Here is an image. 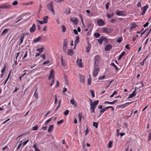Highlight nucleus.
<instances>
[{
    "label": "nucleus",
    "instance_id": "1",
    "mask_svg": "<svg viewBox=\"0 0 151 151\" xmlns=\"http://www.w3.org/2000/svg\"><path fill=\"white\" fill-rule=\"evenodd\" d=\"M47 9L52 12L53 14H54L55 12L53 7L52 2H51L47 4Z\"/></svg>",
    "mask_w": 151,
    "mask_h": 151
},
{
    "label": "nucleus",
    "instance_id": "2",
    "mask_svg": "<svg viewBox=\"0 0 151 151\" xmlns=\"http://www.w3.org/2000/svg\"><path fill=\"white\" fill-rule=\"evenodd\" d=\"M113 31L112 29L109 28L104 27L102 29V31L104 32L109 34L111 33Z\"/></svg>",
    "mask_w": 151,
    "mask_h": 151
},
{
    "label": "nucleus",
    "instance_id": "3",
    "mask_svg": "<svg viewBox=\"0 0 151 151\" xmlns=\"http://www.w3.org/2000/svg\"><path fill=\"white\" fill-rule=\"evenodd\" d=\"M36 27L35 24H33L32 26L29 29V32L31 33H34L36 30Z\"/></svg>",
    "mask_w": 151,
    "mask_h": 151
},
{
    "label": "nucleus",
    "instance_id": "4",
    "mask_svg": "<svg viewBox=\"0 0 151 151\" xmlns=\"http://www.w3.org/2000/svg\"><path fill=\"white\" fill-rule=\"evenodd\" d=\"M82 59H80L79 60V58H78L76 61V63H77L78 66L82 68L83 66H82Z\"/></svg>",
    "mask_w": 151,
    "mask_h": 151
},
{
    "label": "nucleus",
    "instance_id": "5",
    "mask_svg": "<svg viewBox=\"0 0 151 151\" xmlns=\"http://www.w3.org/2000/svg\"><path fill=\"white\" fill-rule=\"evenodd\" d=\"M97 24L99 26H103L105 24V23L102 19H100L98 20Z\"/></svg>",
    "mask_w": 151,
    "mask_h": 151
},
{
    "label": "nucleus",
    "instance_id": "6",
    "mask_svg": "<svg viewBox=\"0 0 151 151\" xmlns=\"http://www.w3.org/2000/svg\"><path fill=\"white\" fill-rule=\"evenodd\" d=\"M99 68V67H97V68H94V70L93 72V76L94 77H96L97 75Z\"/></svg>",
    "mask_w": 151,
    "mask_h": 151
},
{
    "label": "nucleus",
    "instance_id": "7",
    "mask_svg": "<svg viewBox=\"0 0 151 151\" xmlns=\"http://www.w3.org/2000/svg\"><path fill=\"white\" fill-rule=\"evenodd\" d=\"M90 111L91 113H94L95 112V108L96 107V106L94 105L93 104H90Z\"/></svg>",
    "mask_w": 151,
    "mask_h": 151
},
{
    "label": "nucleus",
    "instance_id": "8",
    "mask_svg": "<svg viewBox=\"0 0 151 151\" xmlns=\"http://www.w3.org/2000/svg\"><path fill=\"white\" fill-rule=\"evenodd\" d=\"M54 75V71L53 69L51 70L50 75L48 77V79L50 80L53 78Z\"/></svg>",
    "mask_w": 151,
    "mask_h": 151
},
{
    "label": "nucleus",
    "instance_id": "9",
    "mask_svg": "<svg viewBox=\"0 0 151 151\" xmlns=\"http://www.w3.org/2000/svg\"><path fill=\"white\" fill-rule=\"evenodd\" d=\"M2 5V8L4 9H9L11 7V5H8L7 4H4Z\"/></svg>",
    "mask_w": 151,
    "mask_h": 151
},
{
    "label": "nucleus",
    "instance_id": "10",
    "mask_svg": "<svg viewBox=\"0 0 151 151\" xmlns=\"http://www.w3.org/2000/svg\"><path fill=\"white\" fill-rule=\"evenodd\" d=\"M136 88H135L134 91L132 92V93L131 94H130L129 95V96L127 98H132L135 96L136 93Z\"/></svg>",
    "mask_w": 151,
    "mask_h": 151
},
{
    "label": "nucleus",
    "instance_id": "11",
    "mask_svg": "<svg viewBox=\"0 0 151 151\" xmlns=\"http://www.w3.org/2000/svg\"><path fill=\"white\" fill-rule=\"evenodd\" d=\"M112 48V46L111 44H108L105 47L104 49L106 51H108Z\"/></svg>",
    "mask_w": 151,
    "mask_h": 151
},
{
    "label": "nucleus",
    "instance_id": "12",
    "mask_svg": "<svg viewBox=\"0 0 151 151\" xmlns=\"http://www.w3.org/2000/svg\"><path fill=\"white\" fill-rule=\"evenodd\" d=\"M70 20L73 23H74V20L75 21V24L76 25L78 23V20L77 18L75 17H72L70 19Z\"/></svg>",
    "mask_w": 151,
    "mask_h": 151
},
{
    "label": "nucleus",
    "instance_id": "13",
    "mask_svg": "<svg viewBox=\"0 0 151 151\" xmlns=\"http://www.w3.org/2000/svg\"><path fill=\"white\" fill-rule=\"evenodd\" d=\"M132 102H133V101H132V102H127V103H126L124 104H122V105H120L119 106L120 107L124 108L127 105H128L129 104H130L132 103Z\"/></svg>",
    "mask_w": 151,
    "mask_h": 151
},
{
    "label": "nucleus",
    "instance_id": "14",
    "mask_svg": "<svg viewBox=\"0 0 151 151\" xmlns=\"http://www.w3.org/2000/svg\"><path fill=\"white\" fill-rule=\"evenodd\" d=\"M80 81L81 83H84V77L83 76L79 75Z\"/></svg>",
    "mask_w": 151,
    "mask_h": 151
},
{
    "label": "nucleus",
    "instance_id": "15",
    "mask_svg": "<svg viewBox=\"0 0 151 151\" xmlns=\"http://www.w3.org/2000/svg\"><path fill=\"white\" fill-rule=\"evenodd\" d=\"M94 60L95 61V64H96V62H98L99 60H100V57L98 55H96L94 58Z\"/></svg>",
    "mask_w": 151,
    "mask_h": 151
},
{
    "label": "nucleus",
    "instance_id": "16",
    "mask_svg": "<svg viewBox=\"0 0 151 151\" xmlns=\"http://www.w3.org/2000/svg\"><path fill=\"white\" fill-rule=\"evenodd\" d=\"M54 128V125H50L48 129V132H51L52 131Z\"/></svg>",
    "mask_w": 151,
    "mask_h": 151
},
{
    "label": "nucleus",
    "instance_id": "17",
    "mask_svg": "<svg viewBox=\"0 0 151 151\" xmlns=\"http://www.w3.org/2000/svg\"><path fill=\"white\" fill-rule=\"evenodd\" d=\"M109 109V107L108 106L102 109L101 110L99 111V112H101V113H103L106 111L107 109Z\"/></svg>",
    "mask_w": 151,
    "mask_h": 151
},
{
    "label": "nucleus",
    "instance_id": "18",
    "mask_svg": "<svg viewBox=\"0 0 151 151\" xmlns=\"http://www.w3.org/2000/svg\"><path fill=\"white\" fill-rule=\"evenodd\" d=\"M74 54V52L73 50L69 49L68 50V54L70 56H72Z\"/></svg>",
    "mask_w": 151,
    "mask_h": 151
},
{
    "label": "nucleus",
    "instance_id": "19",
    "mask_svg": "<svg viewBox=\"0 0 151 151\" xmlns=\"http://www.w3.org/2000/svg\"><path fill=\"white\" fill-rule=\"evenodd\" d=\"M125 53H126V52H124V51L122 52V53L121 54L119 55V56L118 58V60H120L121 59L122 57L125 55Z\"/></svg>",
    "mask_w": 151,
    "mask_h": 151
},
{
    "label": "nucleus",
    "instance_id": "20",
    "mask_svg": "<svg viewBox=\"0 0 151 151\" xmlns=\"http://www.w3.org/2000/svg\"><path fill=\"white\" fill-rule=\"evenodd\" d=\"M25 35H24L21 36L20 37V38L19 39V40L20 41V42L19 44V45H20L22 43V42L23 41V40L24 39V36Z\"/></svg>",
    "mask_w": 151,
    "mask_h": 151
},
{
    "label": "nucleus",
    "instance_id": "21",
    "mask_svg": "<svg viewBox=\"0 0 151 151\" xmlns=\"http://www.w3.org/2000/svg\"><path fill=\"white\" fill-rule=\"evenodd\" d=\"M91 48V45L90 44H89L88 45V46L86 47V51L87 53L89 52V51L90 50Z\"/></svg>",
    "mask_w": 151,
    "mask_h": 151
},
{
    "label": "nucleus",
    "instance_id": "22",
    "mask_svg": "<svg viewBox=\"0 0 151 151\" xmlns=\"http://www.w3.org/2000/svg\"><path fill=\"white\" fill-rule=\"evenodd\" d=\"M42 38V37L40 36L37 37V38H35L33 41L34 42H38Z\"/></svg>",
    "mask_w": 151,
    "mask_h": 151
},
{
    "label": "nucleus",
    "instance_id": "23",
    "mask_svg": "<svg viewBox=\"0 0 151 151\" xmlns=\"http://www.w3.org/2000/svg\"><path fill=\"white\" fill-rule=\"evenodd\" d=\"M70 103L74 106L76 104V103L74 98L72 99L70 101Z\"/></svg>",
    "mask_w": 151,
    "mask_h": 151
},
{
    "label": "nucleus",
    "instance_id": "24",
    "mask_svg": "<svg viewBox=\"0 0 151 151\" xmlns=\"http://www.w3.org/2000/svg\"><path fill=\"white\" fill-rule=\"evenodd\" d=\"M103 37L102 36L99 39H98V42L101 45L103 41Z\"/></svg>",
    "mask_w": 151,
    "mask_h": 151
},
{
    "label": "nucleus",
    "instance_id": "25",
    "mask_svg": "<svg viewBox=\"0 0 151 151\" xmlns=\"http://www.w3.org/2000/svg\"><path fill=\"white\" fill-rule=\"evenodd\" d=\"M116 14L119 16H123L124 14L123 11H117L116 12Z\"/></svg>",
    "mask_w": 151,
    "mask_h": 151
},
{
    "label": "nucleus",
    "instance_id": "26",
    "mask_svg": "<svg viewBox=\"0 0 151 151\" xmlns=\"http://www.w3.org/2000/svg\"><path fill=\"white\" fill-rule=\"evenodd\" d=\"M111 65L113 67H114L116 71H118L119 70L118 68L116 66L114 63H111Z\"/></svg>",
    "mask_w": 151,
    "mask_h": 151
},
{
    "label": "nucleus",
    "instance_id": "27",
    "mask_svg": "<svg viewBox=\"0 0 151 151\" xmlns=\"http://www.w3.org/2000/svg\"><path fill=\"white\" fill-rule=\"evenodd\" d=\"M9 29H5L3 31L1 35L3 36L4 34H6L8 32V30Z\"/></svg>",
    "mask_w": 151,
    "mask_h": 151
},
{
    "label": "nucleus",
    "instance_id": "28",
    "mask_svg": "<svg viewBox=\"0 0 151 151\" xmlns=\"http://www.w3.org/2000/svg\"><path fill=\"white\" fill-rule=\"evenodd\" d=\"M79 36H77L76 37V40L75 41V43L78 44L79 42Z\"/></svg>",
    "mask_w": 151,
    "mask_h": 151
},
{
    "label": "nucleus",
    "instance_id": "29",
    "mask_svg": "<svg viewBox=\"0 0 151 151\" xmlns=\"http://www.w3.org/2000/svg\"><path fill=\"white\" fill-rule=\"evenodd\" d=\"M113 141H110L108 144V147L109 148H111L112 147Z\"/></svg>",
    "mask_w": 151,
    "mask_h": 151
},
{
    "label": "nucleus",
    "instance_id": "30",
    "mask_svg": "<svg viewBox=\"0 0 151 151\" xmlns=\"http://www.w3.org/2000/svg\"><path fill=\"white\" fill-rule=\"evenodd\" d=\"M37 89H36L35 90V93L34 94V96H35V97L36 99H37L38 98V93L37 92Z\"/></svg>",
    "mask_w": 151,
    "mask_h": 151
},
{
    "label": "nucleus",
    "instance_id": "31",
    "mask_svg": "<svg viewBox=\"0 0 151 151\" xmlns=\"http://www.w3.org/2000/svg\"><path fill=\"white\" fill-rule=\"evenodd\" d=\"M65 13L67 14H69L70 13V11L69 8H68L65 9Z\"/></svg>",
    "mask_w": 151,
    "mask_h": 151
},
{
    "label": "nucleus",
    "instance_id": "32",
    "mask_svg": "<svg viewBox=\"0 0 151 151\" xmlns=\"http://www.w3.org/2000/svg\"><path fill=\"white\" fill-rule=\"evenodd\" d=\"M48 17L47 16H45L43 18V20L44 22H45V23H47V22L48 19Z\"/></svg>",
    "mask_w": 151,
    "mask_h": 151
},
{
    "label": "nucleus",
    "instance_id": "33",
    "mask_svg": "<svg viewBox=\"0 0 151 151\" xmlns=\"http://www.w3.org/2000/svg\"><path fill=\"white\" fill-rule=\"evenodd\" d=\"M44 48L43 47H41L40 48H38L36 49V50L39 52L40 53H42L43 51Z\"/></svg>",
    "mask_w": 151,
    "mask_h": 151
},
{
    "label": "nucleus",
    "instance_id": "34",
    "mask_svg": "<svg viewBox=\"0 0 151 151\" xmlns=\"http://www.w3.org/2000/svg\"><path fill=\"white\" fill-rule=\"evenodd\" d=\"M122 40V37H120L116 40V42L118 43H120Z\"/></svg>",
    "mask_w": 151,
    "mask_h": 151
},
{
    "label": "nucleus",
    "instance_id": "35",
    "mask_svg": "<svg viewBox=\"0 0 151 151\" xmlns=\"http://www.w3.org/2000/svg\"><path fill=\"white\" fill-rule=\"evenodd\" d=\"M82 114L80 113H79L78 115V117L79 119V122H81Z\"/></svg>",
    "mask_w": 151,
    "mask_h": 151
},
{
    "label": "nucleus",
    "instance_id": "36",
    "mask_svg": "<svg viewBox=\"0 0 151 151\" xmlns=\"http://www.w3.org/2000/svg\"><path fill=\"white\" fill-rule=\"evenodd\" d=\"M94 35L96 38H99L100 37V35L98 33L96 32L94 33Z\"/></svg>",
    "mask_w": 151,
    "mask_h": 151
},
{
    "label": "nucleus",
    "instance_id": "37",
    "mask_svg": "<svg viewBox=\"0 0 151 151\" xmlns=\"http://www.w3.org/2000/svg\"><path fill=\"white\" fill-rule=\"evenodd\" d=\"M99 101V100L94 101L93 104L96 106L98 104Z\"/></svg>",
    "mask_w": 151,
    "mask_h": 151
},
{
    "label": "nucleus",
    "instance_id": "38",
    "mask_svg": "<svg viewBox=\"0 0 151 151\" xmlns=\"http://www.w3.org/2000/svg\"><path fill=\"white\" fill-rule=\"evenodd\" d=\"M89 78L88 80V84L90 85H91V76L90 75H89Z\"/></svg>",
    "mask_w": 151,
    "mask_h": 151
},
{
    "label": "nucleus",
    "instance_id": "39",
    "mask_svg": "<svg viewBox=\"0 0 151 151\" xmlns=\"http://www.w3.org/2000/svg\"><path fill=\"white\" fill-rule=\"evenodd\" d=\"M90 92L91 93V95L93 97H95L94 91L93 90H90Z\"/></svg>",
    "mask_w": 151,
    "mask_h": 151
},
{
    "label": "nucleus",
    "instance_id": "40",
    "mask_svg": "<svg viewBox=\"0 0 151 151\" xmlns=\"http://www.w3.org/2000/svg\"><path fill=\"white\" fill-rule=\"evenodd\" d=\"M114 15V13H112L111 15L108 14H107V17L109 19H110Z\"/></svg>",
    "mask_w": 151,
    "mask_h": 151
},
{
    "label": "nucleus",
    "instance_id": "41",
    "mask_svg": "<svg viewBox=\"0 0 151 151\" xmlns=\"http://www.w3.org/2000/svg\"><path fill=\"white\" fill-rule=\"evenodd\" d=\"M38 128V126L37 125H36L35 127H33L32 129L33 131L37 130Z\"/></svg>",
    "mask_w": 151,
    "mask_h": 151
},
{
    "label": "nucleus",
    "instance_id": "42",
    "mask_svg": "<svg viewBox=\"0 0 151 151\" xmlns=\"http://www.w3.org/2000/svg\"><path fill=\"white\" fill-rule=\"evenodd\" d=\"M36 21L38 22L39 24H44L46 22H44L43 21H40L38 20H37Z\"/></svg>",
    "mask_w": 151,
    "mask_h": 151
},
{
    "label": "nucleus",
    "instance_id": "43",
    "mask_svg": "<svg viewBox=\"0 0 151 151\" xmlns=\"http://www.w3.org/2000/svg\"><path fill=\"white\" fill-rule=\"evenodd\" d=\"M98 122H94L93 123V126L95 127L96 128H97L98 127Z\"/></svg>",
    "mask_w": 151,
    "mask_h": 151
},
{
    "label": "nucleus",
    "instance_id": "44",
    "mask_svg": "<svg viewBox=\"0 0 151 151\" xmlns=\"http://www.w3.org/2000/svg\"><path fill=\"white\" fill-rule=\"evenodd\" d=\"M62 31L63 32H65L66 30V28L64 25L62 26Z\"/></svg>",
    "mask_w": 151,
    "mask_h": 151
},
{
    "label": "nucleus",
    "instance_id": "45",
    "mask_svg": "<svg viewBox=\"0 0 151 151\" xmlns=\"http://www.w3.org/2000/svg\"><path fill=\"white\" fill-rule=\"evenodd\" d=\"M131 27L132 28L134 29L137 26L136 24L135 23H134L131 24Z\"/></svg>",
    "mask_w": 151,
    "mask_h": 151
},
{
    "label": "nucleus",
    "instance_id": "46",
    "mask_svg": "<svg viewBox=\"0 0 151 151\" xmlns=\"http://www.w3.org/2000/svg\"><path fill=\"white\" fill-rule=\"evenodd\" d=\"M61 63H62V65L64 66H65V63L63 61V56L62 55H61Z\"/></svg>",
    "mask_w": 151,
    "mask_h": 151
},
{
    "label": "nucleus",
    "instance_id": "47",
    "mask_svg": "<svg viewBox=\"0 0 151 151\" xmlns=\"http://www.w3.org/2000/svg\"><path fill=\"white\" fill-rule=\"evenodd\" d=\"M102 37L103 39V41L106 43H108L107 39L104 36H103Z\"/></svg>",
    "mask_w": 151,
    "mask_h": 151
},
{
    "label": "nucleus",
    "instance_id": "48",
    "mask_svg": "<svg viewBox=\"0 0 151 151\" xmlns=\"http://www.w3.org/2000/svg\"><path fill=\"white\" fill-rule=\"evenodd\" d=\"M52 117H51L49 119L47 120L45 122V124L46 125H47L49 122H50L52 120Z\"/></svg>",
    "mask_w": 151,
    "mask_h": 151
},
{
    "label": "nucleus",
    "instance_id": "49",
    "mask_svg": "<svg viewBox=\"0 0 151 151\" xmlns=\"http://www.w3.org/2000/svg\"><path fill=\"white\" fill-rule=\"evenodd\" d=\"M69 113V111L68 110H66L63 113V114L65 115H67Z\"/></svg>",
    "mask_w": 151,
    "mask_h": 151
},
{
    "label": "nucleus",
    "instance_id": "50",
    "mask_svg": "<svg viewBox=\"0 0 151 151\" xmlns=\"http://www.w3.org/2000/svg\"><path fill=\"white\" fill-rule=\"evenodd\" d=\"M148 7L149 6L148 5H146L145 6L143 7V10L146 11L147 9L148 8Z\"/></svg>",
    "mask_w": 151,
    "mask_h": 151
},
{
    "label": "nucleus",
    "instance_id": "51",
    "mask_svg": "<svg viewBox=\"0 0 151 151\" xmlns=\"http://www.w3.org/2000/svg\"><path fill=\"white\" fill-rule=\"evenodd\" d=\"M67 48V46H65V45H63V51L65 52L66 53V49Z\"/></svg>",
    "mask_w": 151,
    "mask_h": 151
},
{
    "label": "nucleus",
    "instance_id": "52",
    "mask_svg": "<svg viewBox=\"0 0 151 151\" xmlns=\"http://www.w3.org/2000/svg\"><path fill=\"white\" fill-rule=\"evenodd\" d=\"M64 122L63 120V119H62L60 121H58L57 122V124L58 125H60L62 123Z\"/></svg>",
    "mask_w": 151,
    "mask_h": 151
},
{
    "label": "nucleus",
    "instance_id": "53",
    "mask_svg": "<svg viewBox=\"0 0 151 151\" xmlns=\"http://www.w3.org/2000/svg\"><path fill=\"white\" fill-rule=\"evenodd\" d=\"M6 69V65H5L2 69L1 70V72L2 73H4Z\"/></svg>",
    "mask_w": 151,
    "mask_h": 151
},
{
    "label": "nucleus",
    "instance_id": "54",
    "mask_svg": "<svg viewBox=\"0 0 151 151\" xmlns=\"http://www.w3.org/2000/svg\"><path fill=\"white\" fill-rule=\"evenodd\" d=\"M113 81V80H112L108 82V85L106 86V87L107 88L109 87Z\"/></svg>",
    "mask_w": 151,
    "mask_h": 151
},
{
    "label": "nucleus",
    "instance_id": "55",
    "mask_svg": "<svg viewBox=\"0 0 151 151\" xmlns=\"http://www.w3.org/2000/svg\"><path fill=\"white\" fill-rule=\"evenodd\" d=\"M67 40L66 39H65L63 41V45L65 46H67Z\"/></svg>",
    "mask_w": 151,
    "mask_h": 151
},
{
    "label": "nucleus",
    "instance_id": "56",
    "mask_svg": "<svg viewBox=\"0 0 151 151\" xmlns=\"http://www.w3.org/2000/svg\"><path fill=\"white\" fill-rule=\"evenodd\" d=\"M86 130L85 131V136H86L87 134L88 133V127H87V125H86Z\"/></svg>",
    "mask_w": 151,
    "mask_h": 151
},
{
    "label": "nucleus",
    "instance_id": "57",
    "mask_svg": "<svg viewBox=\"0 0 151 151\" xmlns=\"http://www.w3.org/2000/svg\"><path fill=\"white\" fill-rule=\"evenodd\" d=\"M105 75H104L102 76L99 77L98 79L99 80H103L105 78Z\"/></svg>",
    "mask_w": 151,
    "mask_h": 151
},
{
    "label": "nucleus",
    "instance_id": "58",
    "mask_svg": "<svg viewBox=\"0 0 151 151\" xmlns=\"http://www.w3.org/2000/svg\"><path fill=\"white\" fill-rule=\"evenodd\" d=\"M29 139L27 140L24 142H23L22 144V145L23 146H24L27 144V143L29 142Z\"/></svg>",
    "mask_w": 151,
    "mask_h": 151
},
{
    "label": "nucleus",
    "instance_id": "59",
    "mask_svg": "<svg viewBox=\"0 0 151 151\" xmlns=\"http://www.w3.org/2000/svg\"><path fill=\"white\" fill-rule=\"evenodd\" d=\"M18 4V3L17 1H15L13 2L12 3V5L13 6H15Z\"/></svg>",
    "mask_w": 151,
    "mask_h": 151
},
{
    "label": "nucleus",
    "instance_id": "60",
    "mask_svg": "<svg viewBox=\"0 0 151 151\" xmlns=\"http://www.w3.org/2000/svg\"><path fill=\"white\" fill-rule=\"evenodd\" d=\"M104 104H113V103L112 102H109V101H105L104 102Z\"/></svg>",
    "mask_w": 151,
    "mask_h": 151
},
{
    "label": "nucleus",
    "instance_id": "61",
    "mask_svg": "<svg viewBox=\"0 0 151 151\" xmlns=\"http://www.w3.org/2000/svg\"><path fill=\"white\" fill-rule=\"evenodd\" d=\"M109 2L107 3L105 5L106 8V9H108L109 7Z\"/></svg>",
    "mask_w": 151,
    "mask_h": 151
},
{
    "label": "nucleus",
    "instance_id": "62",
    "mask_svg": "<svg viewBox=\"0 0 151 151\" xmlns=\"http://www.w3.org/2000/svg\"><path fill=\"white\" fill-rule=\"evenodd\" d=\"M116 20L114 19H112L110 20V22L111 23H114L116 21Z\"/></svg>",
    "mask_w": 151,
    "mask_h": 151
},
{
    "label": "nucleus",
    "instance_id": "63",
    "mask_svg": "<svg viewBox=\"0 0 151 151\" xmlns=\"http://www.w3.org/2000/svg\"><path fill=\"white\" fill-rule=\"evenodd\" d=\"M41 56L43 60L45 59V54H42L41 55Z\"/></svg>",
    "mask_w": 151,
    "mask_h": 151
},
{
    "label": "nucleus",
    "instance_id": "64",
    "mask_svg": "<svg viewBox=\"0 0 151 151\" xmlns=\"http://www.w3.org/2000/svg\"><path fill=\"white\" fill-rule=\"evenodd\" d=\"M149 22H147L145 24L143 25V26L144 27H146L148 26Z\"/></svg>",
    "mask_w": 151,
    "mask_h": 151
}]
</instances>
